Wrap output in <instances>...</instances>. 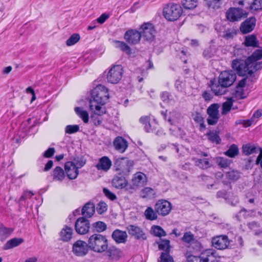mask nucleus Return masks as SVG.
I'll return each mask as SVG.
<instances>
[{
  "label": "nucleus",
  "mask_w": 262,
  "mask_h": 262,
  "mask_svg": "<svg viewBox=\"0 0 262 262\" xmlns=\"http://www.w3.org/2000/svg\"><path fill=\"white\" fill-rule=\"evenodd\" d=\"M108 98V89L104 85H97L91 92V97L89 101L91 111L99 116L104 114L106 112L104 105Z\"/></svg>",
  "instance_id": "nucleus-1"
},
{
  "label": "nucleus",
  "mask_w": 262,
  "mask_h": 262,
  "mask_svg": "<svg viewBox=\"0 0 262 262\" xmlns=\"http://www.w3.org/2000/svg\"><path fill=\"white\" fill-rule=\"evenodd\" d=\"M236 79V75L234 71H224L220 73L217 82L214 79H212L209 86L215 95H222L227 92V89L233 84Z\"/></svg>",
  "instance_id": "nucleus-2"
},
{
  "label": "nucleus",
  "mask_w": 262,
  "mask_h": 262,
  "mask_svg": "<svg viewBox=\"0 0 262 262\" xmlns=\"http://www.w3.org/2000/svg\"><path fill=\"white\" fill-rule=\"evenodd\" d=\"M90 249L97 252L102 253L108 248V241L106 236L95 233L91 235L88 240Z\"/></svg>",
  "instance_id": "nucleus-3"
},
{
  "label": "nucleus",
  "mask_w": 262,
  "mask_h": 262,
  "mask_svg": "<svg viewBox=\"0 0 262 262\" xmlns=\"http://www.w3.org/2000/svg\"><path fill=\"white\" fill-rule=\"evenodd\" d=\"M232 69L241 76L252 77V70L250 69L247 58L246 60L235 59L231 63Z\"/></svg>",
  "instance_id": "nucleus-4"
},
{
  "label": "nucleus",
  "mask_w": 262,
  "mask_h": 262,
  "mask_svg": "<svg viewBox=\"0 0 262 262\" xmlns=\"http://www.w3.org/2000/svg\"><path fill=\"white\" fill-rule=\"evenodd\" d=\"M182 13V8L179 4H169L163 9V15L165 18L169 21L177 20Z\"/></svg>",
  "instance_id": "nucleus-5"
},
{
  "label": "nucleus",
  "mask_w": 262,
  "mask_h": 262,
  "mask_svg": "<svg viewBox=\"0 0 262 262\" xmlns=\"http://www.w3.org/2000/svg\"><path fill=\"white\" fill-rule=\"evenodd\" d=\"M123 67L121 65L113 66L107 74V81L112 84L118 83L122 77Z\"/></svg>",
  "instance_id": "nucleus-6"
},
{
  "label": "nucleus",
  "mask_w": 262,
  "mask_h": 262,
  "mask_svg": "<svg viewBox=\"0 0 262 262\" xmlns=\"http://www.w3.org/2000/svg\"><path fill=\"white\" fill-rule=\"evenodd\" d=\"M155 209L158 215L165 216L170 212L172 205L169 201L161 199L156 202L155 205Z\"/></svg>",
  "instance_id": "nucleus-7"
},
{
  "label": "nucleus",
  "mask_w": 262,
  "mask_h": 262,
  "mask_svg": "<svg viewBox=\"0 0 262 262\" xmlns=\"http://www.w3.org/2000/svg\"><path fill=\"white\" fill-rule=\"evenodd\" d=\"M220 106L217 103L211 104L207 110L209 117L207 119V123L211 125H215L219 119V108Z\"/></svg>",
  "instance_id": "nucleus-8"
},
{
  "label": "nucleus",
  "mask_w": 262,
  "mask_h": 262,
  "mask_svg": "<svg viewBox=\"0 0 262 262\" xmlns=\"http://www.w3.org/2000/svg\"><path fill=\"white\" fill-rule=\"evenodd\" d=\"M89 221L84 217L78 218L75 223V229L76 232L81 235L87 233L90 228Z\"/></svg>",
  "instance_id": "nucleus-9"
},
{
  "label": "nucleus",
  "mask_w": 262,
  "mask_h": 262,
  "mask_svg": "<svg viewBox=\"0 0 262 262\" xmlns=\"http://www.w3.org/2000/svg\"><path fill=\"white\" fill-rule=\"evenodd\" d=\"M139 31L141 37L146 40L153 39L156 32L153 25L150 23H144L142 25Z\"/></svg>",
  "instance_id": "nucleus-10"
},
{
  "label": "nucleus",
  "mask_w": 262,
  "mask_h": 262,
  "mask_svg": "<svg viewBox=\"0 0 262 262\" xmlns=\"http://www.w3.org/2000/svg\"><path fill=\"white\" fill-rule=\"evenodd\" d=\"M89 249L88 243L79 240L73 244L72 250L76 256H83L88 253Z\"/></svg>",
  "instance_id": "nucleus-11"
},
{
  "label": "nucleus",
  "mask_w": 262,
  "mask_h": 262,
  "mask_svg": "<svg viewBox=\"0 0 262 262\" xmlns=\"http://www.w3.org/2000/svg\"><path fill=\"white\" fill-rule=\"evenodd\" d=\"M227 19L230 21H238L242 17L247 16V13H244L240 8H230L226 13Z\"/></svg>",
  "instance_id": "nucleus-12"
},
{
  "label": "nucleus",
  "mask_w": 262,
  "mask_h": 262,
  "mask_svg": "<svg viewBox=\"0 0 262 262\" xmlns=\"http://www.w3.org/2000/svg\"><path fill=\"white\" fill-rule=\"evenodd\" d=\"M230 241L227 235H220L212 238V245L216 249L224 250L227 248Z\"/></svg>",
  "instance_id": "nucleus-13"
},
{
  "label": "nucleus",
  "mask_w": 262,
  "mask_h": 262,
  "mask_svg": "<svg viewBox=\"0 0 262 262\" xmlns=\"http://www.w3.org/2000/svg\"><path fill=\"white\" fill-rule=\"evenodd\" d=\"M125 40L129 44L138 43L141 38V35L139 31L131 29L127 31L124 36Z\"/></svg>",
  "instance_id": "nucleus-14"
},
{
  "label": "nucleus",
  "mask_w": 262,
  "mask_h": 262,
  "mask_svg": "<svg viewBox=\"0 0 262 262\" xmlns=\"http://www.w3.org/2000/svg\"><path fill=\"white\" fill-rule=\"evenodd\" d=\"M126 229L128 234L135 237L137 239L145 240L146 239V236L143 230L137 226L130 225L126 227Z\"/></svg>",
  "instance_id": "nucleus-15"
},
{
  "label": "nucleus",
  "mask_w": 262,
  "mask_h": 262,
  "mask_svg": "<svg viewBox=\"0 0 262 262\" xmlns=\"http://www.w3.org/2000/svg\"><path fill=\"white\" fill-rule=\"evenodd\" d=\"M256 24L255 17H251L243 22L240 26V31L243 34L251 32L254 28Z\"/></svg>",
  "instance_id": "nucleus-16"
},
{
  "label": "nucleus",
  "mask_w": 262,
  "mask_h": 262,
  "mask_svg": "<svg viewBox=\"0 0 262 262\" xmlns=\"http://www.w3.org/2000/svg\"><path fill=\"white\" fill-rule=\"evenodd\" d=\"M64 169L68 177L71 180L75 179L79 174L78 168L72 162L65 163Z\"/></svg>",
  "instance_id": "nucleus-17"
},
{
  "label": "nucleus",
  "mask_w": 262,
  "mask_h": 262,
  "mask_svg": "<svg viewBox=\"0 0 262 262\" xmlns=\"http://www.w3.org/2000/svg\"><path fill=\"white\" fill-rule=\"evenodd\" d=\"M113 145L116 150L120 153H123L128 147V142L123 137L118 136L115 139Z\"/></svg>",
  "instance_id": "nucleus-18"
},
{
  "label": "nucleus",
  "mask_w": 262,
  "mask_h": 262,
  "mask_svg": "<svg viewBox=\"0 0 262 262\" xmlns=\"http://www.w3.org/2000/svg\"><path fill=\"white\" fill-rule=\"evenodd\" d=\"M112 166V161L106 156L101 158L98 163L96 164V167L98 170H101L104 171L108 170Z\"/></svg>",
  "instance_id": "nucleus-19"
},
{
  "label": "nucleus",
  "mask_w": 262,
  "mask_h": 262,
  "mask_svg": "<svg viewBox=\"0 0 262 262\" xmlns=\"http://www.w3.org/2000/svg\"><path fill=\"white\" fill-rule=\"evenodd\" d=\"M112 237L117 243H125L127 240V234L125 231L116 229L113 231Z\"/></svg>",
  "instance_id": "nucleus-20"
},
{
  "label": "nucleus",
  "mask_w": 262,
  "mask_h": 262,
  "mask_svg": "<svg viewBox=\"0 0 262 262\" xmlns=\"http://www.w3.org/2000/svg\"><path fill=\"white\" fill-rule=\"evenodd\" d=\"M73 233V229L65 226L60 232V239L64 242H68L72 238Z\"/></svg>",
  "instance_id": "nucleus-21"
},
{
  "label": "nucleus",
  "mask_w": 262,
  "mask_h": 262,
  "mask_svg": "<svg viewBox=\"0 0 262 262\" xmlns=\"http://www.w3.org/2000/svg\"><path fill=\"white\" fill-rule=\"evenodd\" d=\"M243 152L245 155H250L252 154H256L259 152L260 153V149L261 147H258L253 144L248 143L245 145H243Z\"/></svg>",
  "instance_id": "nucleus-22"
},
{
  "label": "nucleus",
  "mask_w": 262,
  "mask_h": 262,
  "mask_svg": "<svg viewBox=\"0 0 262 262\" xmlns=\"http://www.w3.org/2000/svg\"><path fill=\"white\" fill-rule=\"evenodd\" d=\"M95 205L91 202L86 203L81 210L83 217L86 218L91 217L95 213Z\"/></svg>",
  "instance_id": "nucleus-23"
},
{
  "label": "nucleus",
  "mask_w": 262,
  "mask_h": 262,
  "mask_svg": "<svg viewBox=\"0 0 262 262\" xmlns=\"http://www.w3.org/2000/svg\"><path fill=\"white\" fill-rule=\"evenodd\" d=\"M112 184L117 188H122L126 186L127 181L122 174L119 173L114 177Z\"/></svg>",
  "instance_id": "nucleus-24"
},
{
  "label": "nucleus",
  "mask_w": 262,
  "mask_h": 262,
  "mask_svg": "<svg viewBox=\"0 0 262 262\" xmlns=\"http://www.w3.org/2000/svg\"><path fill=\"white\" fill-rule=\"evenodd\" d=\"M146 176L140 172L135 174L132 179L134 185L137 186H143L146 183Z\"/></svg>",
  "instance_id": "nucleus-25"
},
{
  "label": "nucleus",
  "mask_w": 262,
  "mask_h": 262,
  "mask_svg": "<svg viewBox=\"0 0 262 262\" xmlns=\"http://www.w3.org/2000/svg\"><path fill=\"white\" fill-rule=\"evenodd\" d=\"M244 45L246 47L258 48L259 41L257 39L256 35L252 34L246 36L244 41Z\"/></svg>",
  "instance_id": "nucleus-26"
},
{
  "label": "nucleus",
  "mask_w": 262,
  "mask_h": 262,
  "mask_svg": "<svg viewBox=\"0 0 262 262\" xmlns=\"http://www.w3.org/2000/svg\"><path fill=\"white\" fill-rule=\"evenodd\" d=\"M24 239L22 238H12L5 244L4 249L8 250L17 247L23 243Z\"/></svg>",
  "instance_id": "nucleus-27"
},
{
  "label": "nucleus",
  "mask_w": 262,
  "mask_h": 262,
  "mask_svg": "<svg viewBox=\"0 0 262 262\" xmlns=\"http://www.w3.org/2000/svg\"><path fill=\"white\" fill-rule=\"evenodd\" d=\"M52 176L53 180L62 181L65 178V172L60 166H56L53 170Z\"/></svg>",
  "instance_id": "nucleus-28"
},
{
  "label": "nucleus",
  "mask_w": 262,
  "mask_h": 262,
  "mask_svg": "<svg viewBox=\"0 0 262 262\" xmlns=\"http://www.w3.org/2000/svg\"><path fill=\"white\" fill-rule=\"evenodd\" d=\"M13 229L4 226L0 227V241L4 242L12 233Z\"/></svg>",
  "instance_id": "nucleus-29"
},
{
  "label": "nucleus",
  "mask_w": 262,
  "mask_h": 262,
  "mask_svg": "<svg viewBox=\"0 0 262 262\" xmlns=\"http://www.w3.org/2000/svg\"><path fill=\"white\" fill-rule=\"evenodd\" d=\"M155 191L150 187L142 189L140 192V195L142 198L152 199L155 196Z\"/></svg>",
  "instance_id": "nucleus-30"
},
{
  "label": "nucleus",
  "mask_w": 262,
  "mask_h": 262,
  "mask_svg": "<svg viewBox=\"0 0 262 262\" xmlns=\"http://www.w3.org/2000/svg\"><path fill=\"white\" fill-rule=\"evenodd\" d=\"M144 215L146 218L150 221L157 220L158 219V213L157 211L151 207H148L144 212Z\"/></svg>",
  "instance_id": "nucleus-31"
},
{
  "label": "nucleus",
  "mask_w": 262,
  "mask_h": 262,
  "mask_svg": "<svg viewBox=\"0 0 262 262\" xmlns=\"http://www.w3.org/2000/svg\"><path fill=\"white\" fill-rule=\"evenodd\" d=\"M75 111L77 115L82 119L84 123H86L89 122V114L86 111L83 110L82 107H76L75 108Z\"/></svg>",
  "instance_id": "nucleus-32"
},
{
  "label": "nucleus",
  "mask_w": 262,
  "mask_h": 262,
  "mask_svg": "<svg viewBox=\"0 0 262 262\" xmlns=\"http://www.w3.org/2000/svg\"><path fill=\"white\" fill-rule=\"evenodd\" d=\"M113 42L115 44V47L120 48L121 51L125 52L128 55L131 54V49L130 47L124 42L118 40H114Z\"/></svg>",
  "instance_id": "nucleus-33"
},
{
  "label": "nucleus",
  "mask_w": 262,
  "mask_h": 262,
  "mask_svg": "<svg viewBox=\"0 0 262 262\" xmlns=\"http://www.w3.org/2000/svg\"><path fill=\"white\" fill-rule=\"evenodd\" d=\"M106 225L103 222L98 221L92 224V229L94 232H101L106 229Z\"/></svg>",
  "instance_id": "nucleus-34"
},
{
  "label": "nucleus",
  "mask_w": 262,
  "mask_h": 262,
  "mask_svg": "<svg viewBox=\"0 0 262 262\" xmlns=\"http://www.w3.org/2000/svg\"><path fill=\"white\" fill-rule=\"evenodd\" d=\"M262 59V49L255 50L251 56L247 58V62L257 61Z\"/></svg>",
  "instance_id": "nucleus-35"
},
{
  "label": "nucleus",
  "mask_w": 262,
  "mask_h": 262,
  "mask_svg": "<svg viewBox=\"0 0 262 262\" xmlns=\"http://www.w3.org/2000/svg\"><path fill=\"white\" fill-rule=\"evenodd\" d=\"M233 99L231 97L227 98L226 102H224L222 105V115H226L229 112L233 105Z\"/></svg>",
  "instance_id": "nucleus-36"
},
{
  "label": "nucleus",
  "mask_w": 262,
  "mask_h": 262,
  "mask_svg": "<svg viewBox=\"0 0 262 262\" xmlns=\"http://www.w3.org/2000/svg\"><path fill=\"white\" fill-rule=\"evenodd\" d=\"M126 158H120L116 159L114 162V166L117 170H125Z\"/></svg>",
  "instance_id": "nucleus-37"
},
{
  "label": "nucleus",
  "mask_w": 262,
  "mask_h": 262,
  "mask_svg": "<svg viewBox=\"0 0 262 262\" xmlns=\"http://www.w3.org/2000/svg\"><path fill=\"white\" fill-rule=\"evenodd\" d=\"M107 255L111 259H118L120 256V251L114 247H110L107 251Z\"/></svg>",
  "instance_id": "nucleus-38"
},
{
  "label": "nucleus",
  "mask_w": 262,
  "mask_h": 262,
  "mask_svg": "<svg viewBox=\"0 0 262 262\" xmlns=\"http://www.w3.org/2000/svg\"><path fill=\"white\" fill-rule=\"evenodd\" d=\"M250 69L252 70V78L254 77L253 73L254 72L262 69V61H253L248 62Z\"/></svg>",
  "instance_id": "nucleus-39"
},
{
  "label": "nucleus",
  "mask_w": 262,
  "mask_h": 262,
  "mask_svg": "<svg viewBox=\"0 0 262 262\" xmlns=\"http://www.w3.org/2000/svg\"><path fill=\"white\" fill-rule=\"evenodd\" d=\"M181 4L185 9H193L197 6L198 1L197 0H183Z\"/></svg>",
  "instance_id": "nucleus-40"
},
{
  "label": "nucleus",
  "mask_w": 262,
  "mask_h": 262,
  "mask_svg": "<svg viewBox=\"0 0 262 262\" xmlns=\"http://www.w3.org/2000/svg\"><path fill=\"white\" fill-rule=\"evenodd\" d=\"M71 162L79 169L81 168L85 165L86 160L82 156H76L73 158V161Z\"/></svg>",
  "instance_id": "nucleus-41"
},
{
  "label": "nucleus",
  "mask_w": 262,
  "mask_h": 262,
  "mask_svg": "<svg viewBox=\"0 0 262 262\" xmlns=\"http://www.w3.org/2000/svg\"><path fill=\"white\" fill-rule=\"evenodd\" d=\"M205 2L208 8L213 9H219L222 4V0H205Z\"/></svg>",
  "instance_id": "nucleus-42"
},
{
  "label": "nucleus",
  "mask_w": 262,
  "mask_h": 262,
  "mask_svg": "<svg viewBox=\"0 0 262 262\" xmlns=\"http://www.w3.org/2000/svg\"><path fill=\"white\" fill-rule=\"evenodd\" d=\"M207 136H208V139L213 143L219 144L221 142V139L218 133L216 132L210 131L207 134Z\"/></svg>",
  "instance_id": "nucleus-43"
},
{
  "label": "nucleus",
  "mask_w": 262,
  "mask_h": 262,
  "mask_svg": "<svg viewBox=\"0 0 262 262\" xmlns=\"http://www.w3.org/2000/svg\"><path fill=\"white\" fill-rule=\"evenodd\" d=\"M195 162L197 166L204 169H207L211 166L208 159H197Z\"/></svg>",
  "instance_id": "nucleus-44"
},
{
  "label": "nucleus",
  "mask_w": 262,
  "mask_h": 262,
  "mask_svg": "<svg viewBox=\"0 0 262 262\" xmlns=\"http://www.w3.org/2000/svg\"><path fill=\"white\" fill-rule=\"evenodd\" d=\"M159 249L164 251L163 252H170V241L168 239H161V242L159 244Z\"/></svg>",
  "instance_id": "nucleus-45"
},
{
  "label": "nucleus",
  "mask_w": 262,
  "mask_h": 262,
  "mask_svg": "<svg viewBox=\"0 0 262 262\" xmlns=\"http://www.w3.org/2000/svg\"><path fill=\"white\" fill-rule=\"evenodd\" d=\"M238 154V148L235 144L231 145L229 148L225 152V154L229 157L233 158Z\"/></svg>",
  "instance_id": "nucleus-46"
},
{
  "label": "nucleus",
  "mask_w": 262,
  "mask_h": 262,
  "mask_svg": "<svg viewBox=\"0 0 262 262\" xmlns=\"http://www.w3.org/2000/svg\"><path fill=\"white\" fill-rule=\"evenodd\" d=\"M237 34V30L234 28L227 29L224 32L222 37L226 39H232Z\"/></svg>",
  "instance_id": "nucleus-47"
},
{
  "label": "nucleus",
  "mask_w": 262,
  "mask_h": 262,
  "mask_svg": "<svg viewBox=\"0 0 262 262\" xmlns=\"http://www.w3.org/2000/svg\"><path fill=\"white\" fill-rule=\"evenodd\" d=\"M153 234L157 237H162L166 236L165 231L159 226H154L152 227Z\"/></svg>",
  "instance_id": "nucleus-48"
},
{
  "label": "nucleus",
  "mask_w": 262,
  "mask_h": 262,
  "mask_svg": "<svg viewBox=\"0 0 262 262\" xmlns=\"http://www.w3.org/2000/svg\"><path fill=\"white\" fill-rule=\"evenodd\" d=\"M158 262H174V260L169 253L162 252L158 259Z\"/></svg>",
  "instance_id": "nucleus-49"
},
{
  "label": "nucleus",
  "mask_w": 262,
  "mask_h": 262,
  "mask_svg": "<svg viewBox=\"0 0 262 262\" xmlns=\"http://www.w3.org/2000/svg\"><path fill=\"white\" fill-rule=\"evenodd\" d=\"M226 177L230 180L236 181L239 179L240 175L238 172L235 170H231L225 173Z\"/></svg>",
  "instance_id": "nucleus-50"
},
{
  "label": "nucleus",
  "mask_w": 262,
  "mask_h": 262,
  "mask_svg": "<svg viewBox=\"0 0 262 262\" xmlns=\"http://www.w3.org/2000/svg\"><path fill=\"white\" fill-rule=\"evenodd\" d=\"M182 240L185 243L189 244L193 242L195 238L194 235L190 231H188L184 233Z\"/></svg>",
  "instance_id": "nucleus-51"
},
{
  "label": "nucleus",
  "mask_w": 262,
  "mask_h": 262,
  "mask_svg": "<svg viewBox=\"0 0 262 262\" xmlns=\"http://www.w3.org/2000/svg\"><path fill=\"white\" fill-rule=\"evenodd\" d=\"M80 39V36L78 34H73L71 37L66 41V45L68 46L74 45Z\"/></svg>",
  "instance_id": "nucleus-52"
},
{
  "label": "nucleus",
  "mask_w": 262,
  "mask_h": 262,
  "mask_svg": "<svg viewBox=\"0 0 262 262\" xmlns=\"http://www.w3.org/2000/svg\"><path fill=\"white\" fill-rule=\"evenodd\" d=\"M79 130L78 125H68L65 127V133L68 134H74Z\"/></svg>",
  "instance_id": "nucleus-53"
},
{
  "label": "nucleus",
  "mask_w": 262,
  "mask_h": 262,
  "mask_svg": "<svg viewBox=\"0 0 262 262\" xmlns=\"http://www.w3.org/2000/svg\"><path fill=\"white\" fill-rule=\"evenodd\" d=\"M250 9L254 10L262 9V0H253L251 4Z\"/></svg>",
  "instance_id": "nucleus-54"
},
{
  "label": "nucleus",
  "mask_w": 262,
  "mask_h": 262,
  "mask_svg": "<svg viewBox=\"0 0 262 262\" xmlns=\"http://www.w3.org/2000/svg\"><path fill=\"white\" fill-rule=\"evenodd\" d=\"M202 256L212 257V258H215L217 257L216 251L214 249H207L202 253Z\"/></svg>",
  "instance_id": "nucleus-55"
},
{
  "label": "nucleus",
  "mask_w": 262,
  "mask_h": 262,
  "mask_svg": "<svg viewBox=\"0 0 262 262\" xmlns=\"http://www.w3.org/2000/svg\"><path fill=\"white\" fill-rule=\"evenodd\" d=\"M107 205L103 202H100L97 207V211L98 213L101 214L107 210Z\"/></svg>",
  "instance_id": "nucleus-56"
},
{
  "label": "nucleus",
  "mask_w": 262,
  "mask_h": 262,
  "mask_svg": "<svg viewBox=\"0 0 262 262\" xmlns=\"http://www.w3.org/2000/svg\"><path fill=\"white\" fill-rule=\"evenodd\" d=\"M218 164L222 167L226 168L229 166L230 162L229 160L224 158H219L217 160Z\"/></svg>",
  "instance_id": "nucleus-57"
},
{
  "label": "nucleus",
  "mask_w": 262,
  "mask_h": 262,
  "mask_svg": "<svg viewBox=\"0 0 262 262\" xmlns=\"http://www.w3.org/2000/svg\"><path fill=\"white\" fill-rule=\"evenodd\" d=\"M171 95L168 92H163L161 94V98L164 102L169 103L172 100Z\"/></svg>",
  "instance_id": "nucleus-58"
},
{
  "label": "nucleus",
  "mask_w": 262,
  "mask_h": 262,
  "mask_svg": "<svg viewBox=\"0 0 262 262\" xmlns=\"http://www.w3.org/2000/svg\"><path fill=\"white\" fill-rule=\"evenodd\" d=\"M103 193L110 200L113 201L117 199L116 195L110 191L107 188H104L103 189Z\"/></svg>",
  "instance_id": "nucleus-59"
},
{
  "label": "nucleus",
  "mask_w": 262,
  "mask_h": 262,
  "mask_svg": "<svg viewBox=\"0 0 262 262\" xmlns=\"http://www.w3.org/2000/svg\"><path fill=\"white\" fill-rule=\"evenodd\" d=\"M55 150L54 148L50 147L45 151L43 153V157L48 158H51L55 154Z\"/></svg>",
  "instance_id": "nucleus-60"
},
{
  "label": "nucleus",
  "mask_w": 262,
  "mask_h": 262,
  "mask_svg": "<svg viewBox=\"0 0 262 262\" xmlns=\"http://www.w3.org/2000/svg\"><path fill=\"white\" fill-rule=\"evenodd\" d=\"M33 194H34L30 191H25L19 199V204H21V202L26 200L27 198H31Z\"/></svg>",
  "instance_id": "nucleus-61"
},
{
  "label": "nucleus",
  "mask_w": 262,
  "mask_h": 262,
  "mask_svg": "<svg viewBox=\"0 0 262 262\" xmlns=\"http://www.w3.org/2000/svg\"><path fill=\"white\" fill-rule=\"evenodd\" d=\"M187 262H202V257L190 255L187 257Z\"/></svg>",
  "instance_id": "nucleus-62"
},
{
  "label": "nucleus",
  "mask_w": 262,
  "mask_h": 262,
  "mask_svg": "<svg viewBox=\"0 0 262 262\" xmlns=\"http://www.w3.org/2000/svg\"><path fill=\"white\" fill-rule=\"evenodd\" d=\"M109 17V15L106 13H103L97 19V21L100 24H103Z\"/></svg>",
  "instance_id": "nucleus-63"
},
{
  "label": "nucleus",
  "mask_w": 262,
  "mask_h": 262,
  "mask_svg": "<svg viewBox=\"0 0 262 262\" xmlns=\"http://www.w3.org/2000/svg\"><path fill=\"white\" fill-rule=\"evenodd\" d=\"M203 54L205 58L208 59L212 56L213 53L210 48H207L204 51Z\"/></svg>",
  "instance_id": "nucleus-64"
}]
</instances>
